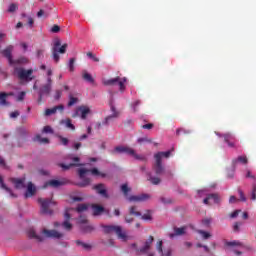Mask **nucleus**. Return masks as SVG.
I'll list each match as a JSON object with an SVG mask.
<instances>
[{
  "label": "nucleus",
  "instance_id": "obj_50",
  "mask_svg": "<svg viewBox=\"0 0 256 256\" xmlns=\"http://www.w3.org/2000/svg\"><path fill=\"white\" fill-rule=\"evenodd\" d=\"M239 213H241V210H236L230 214L231 219H237L239 217Z\"/></svg>",
  "mask_w": 256,
  "mask_h": 256
},
{
  "label": "nucleus",
  "instance_id": "obj_23",
  "mask_svg": "<svg viewBox=\"0 0 256 256\" xmlns=\"http://www.w3.org/2000/svg\"><path fill=\"white\" fill-rule=\"evenodd\" d=\"M94 189L99 193V195H102V197H109V195H107V188H105V185L98 184L94 186Z\"/></svg>",
  "mask_w": 256,
  "mask_h": 256
},
{
  "label": "nucleus",
  "instance_id": "obj_20",
  "mask_svg": "<svg viewBox=\"0 0 256 256\" xmlns=\"http://www.w3.org/2000/svg\"><path fill=\"white\" fill-rule=\"evenodd\" d=\"M171 157V150H168L166 152H157L154 155L155 161H161L162 159H169Z\"/></svg>",
  "mask_w": 256,
  "mask_h": 256
},
{
  "label": "nucleus",
  "instance_id": "obj_33",
  "mask_svg": "<svg viewBox=\"0 0 256 256\" xmlns=\"http://www.w3.org/2000/svg\"><path fill=\"white\" fill-rule=\"evenodd\" d=\"M76 103H79V98L74 97L73 94H70L69 101H68V107H73V105H76Z\"/></svg>",
  "mask_w": 256,
  "mask_h": 256
},
{
  "label": "nucleus",
  "instance_id": "obj_41",
  "mask_svg": "<svg viewBox=\"0 0 256 256\" xmlns=\"http://www.w3.org/2000/svg\"><path fill=\"white\" fill-rule=\"evenodd\" d=\"M228 247H239V249H243V244L241 242H227Z\"/></svg>",
  "mask_w": 256,
  "mask_h": 256
},
{
  "label": "nucleus",
  "instance_id": "obj_60",
  "mask_svg": "<svg viewBox=\"0 0 256 256\" xmlns=\"http://www.w3.org/2000/svg\"><path fill=\"white\" fill-rule=\"evenodd\" d=\"M142 129L151 130V129H153V124H152V123L144 124V125L142 126Z\"/></svg>",
  "mask_w": 256,
  "mask_h": 256
},
{
  "label": "nucleus",
  "instance_id": "obj_18",
  "mask_svg": "<svg viewBox=\"0 0 256 256\" xmlns=\"http://www.w3.org/2000/svg\"><path fill=\"white\" fill-rule=\"evenodd\" d=\"M185 233H187V227H175L174 233H170L169 237L170 239H175V237H181V235H185Z\"/></svg>",
  "mask_w": 256,
  "mask_h": 256
},
{
  "label": "nucleus",
  "instance_id": "obj_38",
  "mask_svg": "<svg viewBox=\"0 0 256 256\" xmlns=\"http://www.w3.org/2000/svg\"><path fill=\"white\" fill-rule=\"evenodd\" d=\"M137 143L143 145V143H153V141L147 137H142L137 139Z\"/></svg>",
  "mask_w": 256,
  "mask_h": 256
},
{
  "label": "nucleus",
  "instance_id": "obj_24",
  "mask_svg": "<svg viewBox=\"0 0 256 256\" xmlns=\"http://www.w3.org/2000/svg\"><path fill=\"white\" fill-rule=\"evenodd\" d=\"M153 244V236H150L144 243V247L140 249V253H147L149 249H151V245Z\"/></svg>",
  "mask_w": 256,
  "mask_h": 256
},
{
  "label": "nucleus",
  "instance_id": "obj_28",
  "mask_svg": "<svg viewBox=\"0 0 256 256\" xmlns=\"http://www.w3.org/2000/svg\"><path fill=\"white\" fill-rule=\"evenodd\" d=\"M160 203H162L163 205H171L175 202V200H173V198L169 197V196H161L159 198Z\"/></svg>",
  "mask_w": 256,
  "mask_h": 256
},
{
  "label": "nucleus",
  "instance_id": "obj_25",
  "mask_svg": "<svg viewBox=\"0 0 256 256\" xmlns=\"http://www.w3.org/2000/svg\"><path fill=\"white\" fill-rule=\"evenodd\" d=\"M11 94H7L5 92H0V105L3 107H7L9 105V102L7 101V97H9Z\"/></svg>",
  "mask_w": 256,
  "mask_h": 256
},
{
  "label": "nucleus",
  "instance_id": "obj_35",
  "mask_svg": "<svg viewBox=\"0 0 256 256\" xmlns=\"http://www.w3.org/2000/svg\"><path fill=\"white\" fill-rule=\"evenodd\" d=\"M87 209H89V206L87 204H80L76 208V211H77V213H85V211H87Z\"/></svg>",
  "mask_w": 256,
  "mask_h": 256
},
{
  "label": "nucleus",
  "instance_id": "obj_29",
  "mask_svg": "<svg viewBox=\"0 0 256 256\" xmlns=\"http://www.w3.org/2000/svg\"><path fill=\"white\" fill-rule=\"evenodd\" d=\"M61 125H65V127H67V129H71V131H75V125H73L70 118L61 120Z\"/></svg>",
  "mask_w": 256,
  "mask_h": 256
},
{
  "label": "nucleus",
  "instance_id": "obj_19",
  "mask_svg": "<svg viewBox=\"0 0 256 256\" xmlns=\"http://www.w3.org/2000/svg\"><path fill=\"white\" fill-rule=\"evenodd\" d=\"M62 185H65V182L61 180H50L44 184V189H47V187L57 189V187H61Z\"/></svg>",
  "mask_w": 256,
  "mask_h": 256
},
{
  "label": "nucleus",
  "instance_id": "obj_16",
  "mask_svg": "<svg viewBox=\"0 0 256 256\" xmlns=\"http://www.w3.org/2000/svg\"><path fill=\"white\" fill-rule=\"evenodd\" d=\"M112 114L107 116L104 121L102 122V125H109V121H112V119H117L119 117V115H121V113L119 111H117V108H115V106H111L110 107Z\"/></svg>",
  "mask_w": 256,
  "mask_h": 256
},
{
  "label": "nucleus",
  "instance_id": "obj_45",
  "mask_svg": "<svg viewBox=\"0 0 256 256\" xmlns=\"http://www.w3.org/2000/svg\"><path fill=\"white\" fill-rule=\"evenodd\" d=\"M17 9H18L17 4L12 3V4L9 5L8 13H15V11H17Z\"/></svg>",
  "mask_w": 256,
  "mask_h": 256
},
{
  "label": "nucleus",
  "instance_id": "obj_47",
  "mask_svg": "<svg viewBox=\"0 0 256 256\" xmlns=\"http://www.w3.org/2000/svg\"><path fill=\"white\" fill-rule=\"evenodd\" d=\"M59 140H60V143L64 146H67L69 145V139L63 137V136H59Z\"/></svg>",
  "mask_w": 256,
  "mask_h": 256
},
{
  "label": "nucleus",
  "instance_id": "obj_21",
  "mask_svg": "<svg viewBox=\"0 0 256 256\" xmlns=\"http://www.w3.org/2000/svg\"><path fill=\"white\" fill-rule=\"evenodd\" d=\"M105 213V208L99 204L92 205V214L97 217L99 215H103Z\"/></svg>",
  "mask_w": 256,
  "mask_h": 256
},
{
  "label": "nucleus",
  "instance_id": "obj_37",
  "mask_svg": "<svg viewBox=\"0 0 256 256\" xmlns=\"http://www.w3.org/2000/svg\"><path fill=\"white\" fill-rule=\"evenodd\" d=\"M142 219L144 221H153V214L151 211H147L145 214L142 215Z\"/></svg>",
  "mask_w": 256,
  "mask_h": 256
},
{
  "label": "nucleus",
  "instance_id": "obj_56",
  "mask_svg": "<svg viewBox=\"0 0 256 256\" xmlns=\"http://www.w3.org/2000/svg\"><path fill=\"white\" fill-rule=\"evenodd\" d=\"M20 113L19 111H14L10 113V118L11 119H17V117H19Z\"/></svg>",
  "mask_w": 256,
  "mask_h": 256
},
{
  "label": "nucleus",
  "instance_id": "obj_31",
  "mask_svg": "<svg viewBox=\"0 0 256 256\" xmlns=\"http://www.w3.org/2000/svg\"><path fill=\"white\" fill-rule=\"evenodd\" d=\"M211 199L217 203V199H219V197H217L216 194H208L207 197L203 200L204 205H209V201H211Z\"/></svg>",
  "mask_w": 256,
  "mask_h": 256
},
{
  "label": "nucleus",
  "instance_id": "obj_58",
  "mask_svg": "<svg viewBox=\"0 0 256 256\" xmlns=\"http://www.w3.org/2000/svg\"><path fill=\"white\" fill-rule=\"evenodd\" d=\"M0 169H9V165H7V162L0 161Z\"/></svg>",
  "mask_w": 256,
  "mask_h": 256
},
{
  "label": "nucleus",
  "instance_id": "obj_2",
  "mask_svg": "<svg viewBox=\"0 0 256 256\" xmlns=\"http://www.w3.org/2000/svg\"><path fill=\"white\" fill-rule=\"evenodd\" d=\"M29 237L31 239H37V241H43L44 239H63L65 234L63 232H59L57 230H49L47 228L42 229L40 235L35 233V230L29 231Z\"/></svg>",
  "mask_w": 256,
  "mask_h": 256
},
{
  "label": "nucleus",
  "instance_id": "obj_57",
  "mask_svg": "<svg viewBox=\"0 0 256 256\" xmlns=\"http://www.w3.org/2000/svg\"><path fill=\"white\" fill-rule=\"evenodd\" d=\"M43 133H53V128H51V126H45L43 128Z\"/></svg>",
  "mask_w": 256,
  "mask_h": 256
},
{
  "label": "nucleus",
  "instance_id": "obj_5",
  "mask_svg": "<svg viewBox=\"0 0 256 256\" xmlns=\"http://www.w3.org/2000/svg\"><path fill=\"white\" fill-rule=\"evenodd\" d=\"M14 75L20 80V81H26L29 83L30 81H33L35 79V76L33 75V69H25L23 67H15L14 68Z\"/></svg>",
  "mask_w": 256,
  "mask_h": 256
},
{
  "label": "nucleus",
  "instance_id": "obj_9",
  "mask_svg": "<svg viewBox=\"0 0 256 256\" xmlns=\"http://www.w3.org/2000/svg\"><path fill=\"white\" fill-rule=\"evenodd\" d=\"M119 85V89L121 91V93H123V91H125V83H127V78H122L117 76L116 78H112V79H109V80H105L104 81V85H107V86H113V85Z\"/></svg>",
  "mask_w": 256,
  "mask_h": 256
},
{
  "label": "nucleus",
  "instance_id": "obj_62",
  "mask_svg": "<svg viewBox=\"0 0 256 256\" xmlns=\"http://www.w3.org/2000/svg\"><path fill=\"white\" fill-rule=\"evenodd\" d=\"M238 193L240 195V201H247V198H245V195L243 194V191L239 190Z\"/></svg>",
  "mask_w": 256,
  "mask_h": 256
},
{
  "label": "nucleus",
  "instance_id": "obj_10",
  "mask_svg": "<svg viewBox=\"0 0 256 256\" xmlns=\"http://www.w3.org/2000/svg\"><path fill=\"white\" fill-rule=\"evenodd\" d=\"M78 224L80 225L84 233H91L95 231V227L89 224V220H87L86 217L80 216L78 219Z\"/></svg>",
  "mask_w": 256,
  "mask_h": 256
},
{
  "label": "nucleus",
  "instance_id": "obj_48",
  "mask_svg": "<svg viewBox=\"0 0 256 256\" xmlns=\"http://www.w3.org/2000/svg\"><path fill=\"white\" fill-rule=\"evenodd\" d=\"M61 95H63V92L61 90H56L55 95H54V99L56 101H59V99H61Z\"/></svg>",
  "mask_w": 256,
  "mask_h": 256
},
{
  "label": "nucleus",
  "instance_id": "obj_11",
  "mask_svg": "<svg viewBox=\"0 0 256 256\" xmlns=\"http://www.w3.org/2000/svg\"><path fill=\"white\" fill-rule=\"evenodd\" d=\"M89 114H91V108L89 106L82 105L76 109V112L72 115V117L75 118L77 115H80L81 119L85 120Z\"/></svg>",
  "mask_w": 256,
  "mask_h": 256
},
{
  "label": "nucleus",
  "instance_id": "obj_34",
  "mask_svg": "<svg viewBox=\"0 0 256 256\" xmlns=\"http://www.w3.org/2000/svg\"><path fill=\"white\" fill-rule=\"evenodd\" d=\"M0 187L1 189H4L8 193H10L11 197H17L15 194H13V192H11V189H9V187H7L5 183H3V178L1 176H0Z\"/></svg>",
  "mask_w": 256,
  "mask_h": 256
},
{
  "label": "nucleus",
  "instance_id": "obj_49",
  "mask_svg": "<svg viewBox=\"0 0 256 256\" xmlns=\"http://www.w3.org/2000/svg\"><path fill=\"white\" fill-rule=\"evenodd\" d=\"M61 31V27L59 25H54L51 28V33H59Z\"/></svg>",
  "mask_w": 256,
  "mask_h": 256
},
{
  "label": "nucleus",
  "instance_id": "obj_27",
  "mask_svg": "<svg viewBox=\"0 0 256 256\" xmlns=\"http://www.w3.org/2000/svg\"><path fill=\"white\" fill-rule=\"evenodd\" d=\"M34 143H40V145L43 144H47L49 143V138H42L41 134H37L34 138H33Z\"/></svg>",
  "mask_w": 256,
  "mask_h": 256
},
{
  "label": "nucleus",
  "instance_id": "obj_43",
  "mask_svg": "<svg viewBox=\"0 0 256 256\" xmlns=\"http://www.w3.org/2000/svg\"><path fill=\"white\" fill-rule=\"evenodd\" d=\"M199 235L202 236L203 239H209L211 237V233L203 231V230H198Z\"/></svg>",
  "mask_w": 256,
  "mask_h": 256
},
{
  "label": "nucleus",
  "instance_id": "obj_36",
  "mask_svg": "<svg viewBox=\"0 0 256 256\" xmlns=\"http://www.w3.org/2000/svg\"><path fill=\"white\" fill-rule=\"evenodd\" d=\"M148 181L152 183V185H159L161 183V179L159 177L149 176Z\"/></svg>",
  "mask_w": 256,
  "mask_h": 256
},
{
  "label": "nucleus",
  "instance_id": "obj_39",
  "mask_svg": "<svg viewBox=\"0 0 256 256\" xmlns=\"http://www.w3.org/2000/svg\"><path fill=\"white\" fill-rule=\"evenodd\" d=\"M86 55L89 57V59H92L94 63H99V57H97V55L93 54L92 52H87Z\"/></svg>",
  "mask_w": 256,
  "mask_h": 256
},
{
  "label": "nucleus",
  "instance_id": "obj_55",
  "mask_svg": "<svg viewBox=\"0 0 256 256\" xmlns=\"http://www.w3.org/2000/svg\"><path fill=\"white\" fill-rule=\"evenodd\" d=\"M130 125H133V119L128 118L124 121V126L129 127Z\"/></svg>",
  "mask_w": 256,
  "mask_h": 256
},
{
  "label": "nucleus",
  "instance_id": "obj_1",
  "mask_svg": "<svg viewBox=\"0 0 256 256\" xmlns=\"http://www.w3.org/2000/svg\"><path fill=\"white\" fill-rule=\"evenodd\" d=\"M57 167H60L62 171H69V169H77L78 175L81 179V182L78 183L80 187H87V185L91 183V180L87 178V175H89V173H91L95 177H105V174L100 172L97 168L91 169L89 164L81 163L79 161H60L57 163Z\"/></svg>",
  "mask_w": 256,
  "mask_h": 256
},
{
  "label": "nucleus",
  "instance_id": "obj_26",
  "mask_svg": "<svg viewBox=\"0 0 256 256\" xmlns=\"http://www.w3.org/2000/svg\"><path fill=\"white\" fill-rule=\"evenodd\" d=\"M29 63V59L25 56H22L16 60H13L12 65H27Z\"/></svg>",
  "mask_w": 256,
  "mask_h": 256
},
{
  "label": "nucleus",
  "instance_id": "obj_17",
  "mask_svg": "<svg viewBox=\"0 0 256 256\" xmlns=\"http://www.w3.org/2000/svg\"><path fill=\"white\" fill-rule=\"evenodd\" d=\"M65 110V106L63 104H60L58 106H54L53 108H47L44 112L45 117H50V115H55L57 111L63 112Z\"/></svg>",
  "mask_w": 256,
  "mask_h": 256
},
{
  "label": "nucleus",
  "instance_id": "obj_15",
  "mask_svg": "<svg viewBox=\"0 0 256 256\" xmlns=\"http://www.w3.org/2000/svg\"><path fill=\"white\" fill-rule=\"evenodd\" d=\"M36 193L37 187L32 182H28L26 185V191L24 193L25 198L29 199V197H33Z\"/></svg>",
  "mask_w": 256,
  "mask_h": 256
},
{
  "label": "nucleus",
  "instance_id": "obj_4",
  "mask_svg": "<svg viewBox=\"0 0 256 256\" xmlns=\"http://www.w3.org/2000/svg\"><path fill=\"white\" fill-rule=\"evenodd\" d=\"M103 231L105 233H116L118 239L122 241H129V235L127 234V231L123 229L121 226L117 225H106L103 226Z\"/></svg>",
  "mask_w": 256,
  "mask_h": 256
},
{
  "label": "nucleus",
  "instance_id": "obj_22",
  "mask_svg": "<svg viewBox=\"0 0 256 256\" xmlns=\"http://www.w3.org/2000/svg\"><path fill=\"white\" fill-rule=\"evenodd\" d=\"M15 189H25V178L12 179Z\"/></svg>",
  "mask_w": 256,
  "mask_h": 256
},
{
  "label": "nucleus",
  "instance_id": "obj_12",
  "mask_svg": "<svg viewBox=\"0 0 256 256\" xmlns=\"http://www.w3.org/2000/svg\"><path fill=\"white\" fill-rule=\"evenodd\" d=\"M51 85L50 84H45L43 85L38 92V104L41 105L43 103V95H50L51 93Z\"/></svg>",
  "mask_w": 256,
  "mask_h": 256
},
{
  "label": "nucleus",
  "instance_id": "obj_30",
  "mask_svg": "<svg viewBox=\"0 0 256 256\" xmlns=\"http://www.w3.org/2000/svg\"><path fill=\"white\" fill-rule=\"evenodd\" d=\"M82 79H84V81H87V83H95V79H93V76H91V74H89V72L84 71L82 73Z\"/></svg>",
  "mask_w": 256,
  "mask_h": 256
},
{
  "label": "nucleus",
  "instance_id": "obj_14",
  "mask_svg": "<svg viewBox=\"0 0 256 256\" xmlns=\"http://www.w3.org/2000/svg\"><path fill=\"white\" fill-rule=\"evenodd\" d=\"M71 211H73V209H67L64 214L66 221L62 223V227L66 231H71V229H73V224L69 222V219H71Z\"/></svg>",
  "mask_w": 256,
  "mask_h": 256
},
{
  "label": "nucleus",
  "instance_id": "obj_64",
  "mask_svg": "<svg viewBox=\"0 0 256 256\" xmlns=\"http://www.w3.org/2000/svg\"><path fill=\"white\" fill-rule=\"evenodd\" d=\"M229 203H237V198L235 196H231L229 199Z\"/></svg>",
  "mask_w": 256,
  "mask_h": 256
},
{
  "label": "nucleus",
  "instance_id": "obj_13",
  "mask_svg": "<svg viewBox=\"0 0 256 256\" xmlns=\"http://www.w3.org/2000/svg\"><path fill=\"white\" fill-rule=\"evenodd\" d=\"M13 49H15L13 45H8L4 50L1 51L3 57L8 60L9 65H13Z\"/></svg>",
  "mask_w": 256,
  "mask_h": 256
},
{
  "label": "nucleus",
  "instance_id": "obj_42",
  "mask_svg": "<svg viewBox=\"0 0 256 256\" xmlns=\"http://www.w3.org/2000/svg\"><path fill=\"white\" fill-rule=\"evenodd\" d=\"M130 215H135L136 217H141L140 212L137 211L136 206L130 207Z\"/></svg>",
  "mask_w": 256,
  "mask_h": 256
},
{
  "label": "nucleus",
  "instance_id": "obj_8",
  "mask_svg": "<svg viewBox=\"0 0 256 256\" xmlns=\"http://www.w3.org/2000/svg\"><path fill=\"white\" fill-rule=\"evenodd\" d=\"M38 202L41 205V213H43L44 215L53 214V210L49 209V207H51V205H56L55 200L40 198L38 199Z\"/></svg>",
  "mask_w": 256,
  "mask_h": 256
},
{
  "label": "nucleus",
  "instance_id": "obj_7",
  "mask_svg": "<svg viewBox=\"0 0 256 256\" xmlns=\"http://www.w3.org/2000/svg\"><path fill=\"white\" fill-rule=\"evenodd\" d=\"M59 53L62 55L67 53V44H63L61 46V40H57L54 43V46L52 48L53 59L56 63H59V59H60Z\"/></svg>",
  "mask_w": 256,
  "mask_h": 256
},
{
  "label": "nucleus",
  "instance_id": "obj_61",
  "mask_svg": "<svg viewBox=\"0 0 256 256\" xmlns=\"http://www.w3.org/2000/svg\"><path fill=\"white\" fill-rule=\"evenodd\" d=\"M237 161H248L247 155L238 156Z\"/></svg>",
  "mask_w": 256,
  "mask_h": 256
},
{
  "label": "nucleus",
  "instance_id": "obj_59",
  "mask_svg": "<svg viewBox=\"0 0 256 256\" xmlns=\"http://www.w3.org/2000/svg\"><path fill=\"white\" fill-rule=\"evenodd\" d=\"M228 147L232 148V149H237V144H235V142L231 141L230 142H226Z\"/></svg>",
  "mask_w": 256,
  "mask_h": 256
},
{
  "label": "nucleus",
  "instance_id": "obj_44",
  "mask_svg": "<svg viewBox=\"0 0 256 256\" xmlns=\"http://www.w3.org/2000/svg\"><path fill=\"white\" fill-rule=\"evenodd\" d=\"M221 137H224V141L226 143L230 142V141H233V135L231 133H226V134H223Z\"/></svg>",
  "mask_w": 256,
  "mask_h": 256
},
{
  "label": "nucleus",
  "instance_id": "obj_53",
  "mask_svg": "<svg viewBox=\"0 0 256 256\" xmlns=\"http://www.w3.org/2000/svg\"><path fill=\"white\" fill-rule=\"evenodd\" d=\"M139 105H141V100H137L134 102V104H133L134 113H137V107H139Z\"/></svg>",
  "mask_w": 256,
  "mask_h": 256
},
{
  "label": "nucleus",
  "instance_id": "obj_51",
  "mask_svg": "<svg viewBox=\"0 0 256 256\" xmlns=\"http://www.w3.org/2000/svg\"><path fill=\"white\" fill-rule=\"evenodd\" d=\"M157 250L159 251V253H163V241H158L157 243Z\"/></svg>",
  "mask_w": 256,
  "mask_h": 256
},
{
  "label": "nucleus",
  "instance_id": "obj_3",
  "mask_svg": "<svg viewBox=\"0 0 256 256\" xmlns=\"http://www.w3.org/2000/svg\"><path fill=\"white\" fill-rule=\"evenodd\" d=\"M121 191L130 203H143L151 199V195L149 194L130 195L129 192L131 191V188L127 184L121 186Z\"/></svg>",
  "mask_w": 256,
  "mask_h": 256
},
{
  "label": "nucleus",
  "instance_id": "obj_32",
  "mask_svg": "<svg viewBox=\"0 0 256 256\" xmlns=\"http://www.w3.org/2000/svg\"><path fill=\"white\" fill-rule=\"evenodd\" d=\"M154 171L157 173V175H161V173H163V164L160 161L155 163Z\"/></svg>",
  "mask_w": 256,
  "mask_h": 256
},
{
  "label": "nucleus",
  "instance_id": "obj_40",
  "mask_svg": "<svg viewBox=\"0 0 256 256\" xmlns=\"http://www.w3.org/2000/svg\"><path fill=\"white\" fill-rule=\"evenodd\" d=\"M68 67H69V71H70L71 73H73V71H75V58H71V59L69 60Z\"/></svg>",
  "mask_w": 256,
  "mask_h": 256
},
{
  "label": "nucleus",
  "instance_id": "obj_46",
  "mask_svg": "<svg viewBox=\"0 0 256 256\" xmlns=\"http://www.w3.org/2000/svg\"><path fill=\"white\" fill-rule=\"evenodd\" d=\"M43 55H45V49H38L36 51V57L38 59H43Z\"/></svg>",
  "mask_w": 256,
  "mask_h": 256
},
{
  "label": "nucleus",
  "instance_id": "obj_52",
  "mask_svg": "<svg viewBox=\"0 0 256 256\" xmlns=\"http://www.w3.org/2000/svg\"><path fill=\"white\" fill-rule=\"evenodd\" d=\"M25 95H27V93H25L24 91L20 92L18 94L17 101H23V99H25Z\"/></svg>",
  "mask_w": 256,
  "mask_h": 256
},
{
  "label": "nucleus",
  "instance_id": "obj_63",
  "mask_svg": "<svg viewBox=\"0 0 256 256\" xmlns=\"http://www.w3.org/2000/svg\"><path fill=\"white\" fill-rule=\"evenodd\" d=\"M73 147L76 151H79V149H81V142L74 143Z\"/></svg>",
  "mask_w": 256,
  "mask_h": 256
},
{
  "label": "nucleus",
  "instance_id": "obj_54",
  "mask_svg": "<svg viewBox=\"0 0 256 256\" xmlns=\"http://www.w3.org/2000/svg\"><path fill=\"white\" fill-rule=\"evenodd\" d=\"M181 133H191V131L185 130L183 128H179L176 130V135H181Z\"/></svg>",
  "mask_w": 256,
  "mask_h": 256
},
{
  "label": "nucleus",
  "instance_id": "obj_6",
  "mask_svg": "<svg viewBox=\"0 0 256 256\" xmlns=\"http://www.w3.org/2000/svg\"><path fill=\"white\" fill-rule=\"evenodd\" d=\"M112 155H129V157H133L134 159H137V160L142 159L137 154V152H135V149L125 145L116 146L112 150Z\"/></svg>",
  "mask_w": 256,
  "mask_h": 256
}]
</instances>
